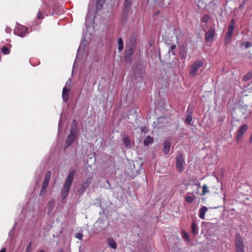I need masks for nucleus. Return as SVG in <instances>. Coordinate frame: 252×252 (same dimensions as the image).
Masks as SVG:
<instances>
[{
	"mask_svg": "<svg viewBox=\"0 0 252 252\" xmlns=\"http://www.w3.org/2000/svg\"><path fill=\"white\" fill-rule=\"evenodd\" d=\"M76 172V170L73 169L70 171L67 175L65 182L62 190V198L63 199H65L68 195L69 189L73 181Z\"/></svg>",
	"mask_w": 252,
	"mask_h": 252,
	"instance_id": "nucleus-1",
	"label": "nucleus"
},
{
	"mask_svg": "<svg viewBox=\"0 0 252 252\" xmlns=\"http://www.w3.org/2000/svg\"><path fill=\"white\" fill-rule=\"evenodd\" d=\"M136 45V39L135 38H131L129 40L126 46L125 54L126 60H129L131 58Z\"/></svg>",
	"mask_w": 252,
	"mask_h": 252,
	"instance_id": "nucleus-2",
	"label": "nucleus"
},
{
	"mask_svg": "<svg viewBox=\"0 0 252 252\" xmlns=\"http://www.w3.org/2000/svg\"><path fill=\"white\" fill-rule=\"evenodd\" d=\"M235 246L236 252H244L243 240L239 233L235 235Z\"/></svg>",
	"mask_w": 252,
	"mask_h": 252,
	"instance_id": "nucleus-3",
	"label": "nucleus"
},
{
	"mask_svg": "<svg viewBox=\"0 0 252 252\" xmlns=\"http://www.w3.org/2000/svg\"><path fill=\"white\" fill-rule=\"evenodd\" d=\"M234 20H231L228 27V31L225 35V38L224 40V43L225 45L228 44L231 40L234 28Z\"/></svg>",
	"mask_w": 252,
	"mask_h": 252,
	"instance_id": "nucleus-4",
	"label": "nucleus"
},
{
	"mask_svg": "<svg viewBox=\"0 0 252 252\" xmlns=\"http://www.w3.org/2000/svg\"><path fill=\"white\" fill-rule=\"evenodd\" d=\"M184 163H185V158L181 152H179L176 157V167L180 173L184 170Z\"/></svg>",
	"mask_w": 252,
	"mask_h": 252,
	"instance_id": "nucleus-5",
	"label": "nucleus"
},
{
	"mask_svg": "<svg viewBox=\"0 0 252 252\" xmlns=\"http://www.w3.org/2000/svg\"><path fill=\"white\" fill-rule=\"evenodd\" d=\"M131 5V0H125L123 4V10L122 14V18L126 21L130 11Z\"/></svg>",
	"mask_w": 252,
	"mask_h": 252,
	"instance_id": "nucleus-6",
	"label": "nucleus"
},
{
	"mask_svg": "<svg viewBox=\"0 0 252 252\" xmlns=\"http://www.w3.org/2000/svg\"><path fill=\"white\" fill-rule=\"evenodd\" d=\"M248 128V127L247 125H244L240 127L239 129L237 131V136L236 137V141L237 143H239L241 140L243 135L247 130Z\"/></svg>",
	"mask_w": 252,
	"mask_h": 252,
	"instance_id": "nucleus-7",
	"label": "nucleus"
},
{
	"mask_svg": "<svg viewBox=\"0 0 252 252\" xmlns=\"http://www.w3.org/2000/svg\"><path fill=\"white\" fill-rule=\"evenodd\" d=\"M77 138V135L70 133V134L66 137L65 142L64 149H66L71 146L72 143L76 140Z\"/></svg>",
	"mask_w": 252,
	"mask_h": 252,
	"instance_id": "nucleus-8",
	"label": "nucleus"
},
{
	"mask_svg": "<svg viewBox=\"0 0 252 252\" xmlns=\"http://www.w3.org/2000/svg\"><path fill=\"white\" fill-rule=\"evenodd\" d=\"M215 30L211 29L206 33L205 35V41L207 42H212L214 41L215 37Z\"/></svg>",
	"mask_w": 252,
	"mask_h": 252,
	"instance_id": "nucleus-9",
	"label": "nucleus"
},
{
	"mask_svg": "<svg viewBox=\"0 0 252 252\" xmlns=\"http://www.w3.org/2000/svg\"><path fill=\"white\" fill-rule=\"evenodd\" d=\"M141 64H134L132 65L134 69L133 74L136 77H140L142 74L143 71L141 69Z\"/></svg>",
	"mask_w": 252,
	"mask_h": 252,
	"instance_id": "nucleus-10",
	"label": "nucleus"
},
{
	"mask_svg": "<svg viewBox=\"0 0 252 252\" xmlns=\"http://www.w3.org/2000/svg\"><path fill=\"white\" fill-rule=\"evenodd\" d=\"M28 29L27 27L22 26L18 28L16 31V34L18 36L23 37L25 36L28 32Z\"/></svg>",
	"mask_w": 252,
	"mask_h": 252,
	"instance_id": "nucleus-11",
	"label": "nucleus"
},
{
	"mask_svg": "<svg viewBox=\"0 0 252 252\" xmlns=\"http://www.w3.org/2000/svg\"><path fill=\"white\" fill-rule=\"evenodd\" d=\"M171 146V140L169 138L165 140L163 143V152L167 155L169 153Z\"/></svg>",
	"mask_w": 252,
	"mask_h": 252,
	"instance_id": "nucleus-12",
	"label": "nucleus"
},
{
	"mask_svg": "<svg viewBox=\"0 0 252 252\" xmlns=\"http://www.w3.org/2000/svg\"><path fill=\"white\" fill-rule=\"evenodd\" d=\"M50 9L51 7L48 4L47 2H43L42 7L39 10H41L46 16H48L50 12Z\"/></svg>",
	"mask_w": 252,
	"mask_h": 252,
	"instance_id": "nucleus-13",
	"label": "nucleus"
},
{
	"mask_svg": "<svg viewBox=\"0 0 252 252\" xmlns=\"http://www.w3.org/2000/svg\"><path fill=\"white\" fill-rule=\"evenodd\" d=\"M203 64H192L190 68V74L194 76L196 74L197 70L202 66Z\"/></svg>",
	"mask_w": 252,
	"mask_h": 252,
	"instance_id": "nucleus-14",
	"label": "nucleus"
},
{
	"mask_svg": "<svg viewBox=\"0 0 252 252\" xmlns=\"http://www.w3.org/2000/svg\"><path fill=\"white\" fill-rule=\"evenodd\" d=\"M77 123L75 120H73L72 122L70 127V133L74 134L77 135Z\"/></svg>",
	"mask_w": 252,
	"mask_h": 252,
	"instance_id": "nucleus-15",
	"label": "nucleus"
},
{
	"mask_svg": "<svg viewBox=\"0 0 252 252\" xmlns=\"http://www.w3.org/2000/svg\"><path fill=\"white\" fill-rule=\"evenodd\" d=\"M123 141L124 143L125 147L127 149H130L131 147V142H130V139L128 135H124L123 138Z\"/></svg>",
	"mask_w": 252,
	"mask_h": 252,
	"instance_id": "nucleus-16",
	"label": "nucleus"
},
{
	"mask_svg": "<svg viewBox=\"0 0 252 252\" xmlns=\"http://www.w3.org/2000/svg\"><path fill=\"white\" fill-rule=\"evenodd\" d=\"M69 91L68 88H63V89L62 98L65 102H67L68 100Z\"/></svg>",
	"mask_w": 252,
	"mask_h": 252,
	"instance_id": "nucleus-17",
	"label": "nucleus"
},
{
	"mask_svg": "<svg viewBox=\"0 0 252 252\" xmlns=\"http://www.w3.org/2000/svg\"><path fill=\"white\" fill-rule=\"evenodd\" d=\"M55 206V201L53 200L49 201L46 206V208L47 209V214L48 215H50L52 213L53 208Z\"/></svg>",
	"mask_w": 252,
	"mask_h": 252,
	"instance_id": "nucleus-18",
	"label": "nucleus"
},
{
	"mask_svg": "<svg viewBox=\"0 0 252 252\" xmlns=\"http://www.w3.org/2000/svg\"><path fill=\"white\" fill-rule=\"evenodd\" d=\"M93 177H89L87 178L86 179H85L84 181H83L82 184L81 185H82L83 187L86 188V189L88 188L91 184L92 183L93 181Z\"/></svg>",
	"mask_w": 252,
	"mask_h": 252,
	"instance_id": "nucleus-19",
	"label": "nucleus"
},
{
	"mask_svg": "<svg viewBox=\"0 0 252 252\" xmlns=\"http://www.w3.org/2000/svg\"><path fill=\"white\" fill-rule=\"evenodd\" d=\"M208 210V208L206 206H203L202 207L200 208L199 217L200 219L202 220H204L205 219V215Z\"/></svg>",
	"mask_w": 252,
	"mask_h": 252,
	"instance_id": "nucleus-20",
	"label": "nucleus"
},
{
	"mask_svg": "<svg viewBox=\"0 0 252 252\" xmlns=\"http://www.w3.org/2000/svg\"><path fill=\"white\" fill-rule=\"evenodd\" d=\"M191 233L194 236H196L198 234V227L195 222L193 221L192 222L191 226Z\"/></svg>",
	"mask_w": 252,
	"mask_h": 252,
	"instance_id": "nucleus-21",
	"label": "nucleus"
},
{
	"mask_svg": "<svg viewBox=\"0 0 252 252\" xmlns=\"http://www.w3.org/2000/svg\"><path fill=\"white\" fill-rule=\"evenodd\" d=\"M108 245L113 249H116L117 247L116 242L113 239H108L107 240Z\"/></svg>",
	"mask_w": 252,
	"mask_h": 252,
	"instance_id": "nucleus-22",
	"label": "nucleus"
},
{
	"mask_svg": "<svg viewBox=\"0 0 252 252\" xmlns=\"http://www.w3.org/2000/svg\"><path fill=\"white\" fill-rule=\"evenodd\" d=\"M154 142V139L150 136H147L144 140L143 144L145 146H148L149 145Z\"/></svg>",
	"mask_w": 252,
	"mask_h": 252,
	"instance_id": "nucleus-23",
	"label": "nucleus"
},
{
	"mask_svg": "<svg viewBox=\"0 0 252 252\" xmlns=\"http://www.w3.org/2000/svg\"><path fill=\"white\" fill-rule=\"evenodd\" d=\"M252 78V71H249L243 77L242 81L246 82Z\"/></svg>",
	"mask_w": 252,
	"mask_h": 252,
	"instance_id": "nucleus-24",
	"label": "nucleus"
},
{
	"mask_svg": "<svg viewBox=\"0 0 252 252\" xmlns=\"http://www.w3.org/2000/svg\"><path fill=\"white\" fill-rule=\"evenodd\" d=\"M104 2L105 0H97L96 4V10H101Z\"/></svg>",
	"mask_w": 252,
	"mask_h": 252,
	"instance_id": "nucleus-25",
	"label": "nucleus"
},
{
	"mask_svg": "<svg viewBox=\"0 0 252 252\" xmlns=\"http://www.w3.org/2000/svg\"><path fill=\"white\" fill-rule=\"evenodd\" d=\"M118 50L119 51H122L124 48V43L123 40L121 38H119L118 40Z\"/></svg>",
	"mask_w": 252,
	"mask_h": 252,
	"instance_id": "nucleus-26",
	"label": "nucleus"
},
{
	"mask_svg": "<svg viewBox=\"0 0 252 252\" xmlns=\"http://www.w3.org/2000/svg\"><path fill=\"white\" fill-rule=\"evenodd\" d=\"M182 237L185 241H186L188 242H189L190 241L188 233L185 231H183Z\"/></svg>",
	"mask_w": 252,
	"mask_h": 252,
	"instance_id": "nucleus-27",
	"label": "nucleus"
},
{
	"mask_svg": "<svg viewBox=\"0 0 252 252\" xmlns=\"http://www.w3.org/2000/svg\"><path fill=\"white\" fill-rule=\"evenodd\" d=\"M240 45H241V46H244L245 48L246 49H247V48H250L251 47H252V44L251 42H248V41L246 42H241Z\"/></svg>",
	"mask_w": 252,
	"mask_h": 252,
	"instance_id": "nucleus-28",
	"label": "nucleus"
},
{
	"mask_svg": "<svg viewBox=\"0 0 252 252\" xmlns=\"http://www.w3.org/2000/svg\"><path fill=\"white\" fill-rule=\"evenodd\" d=\"M1 51L4 55H8L10 53V49L6 46H3L1 49Z\"/></svg>",
	"mask_w": 252,
	"mask_h": 252,
	"instance_id": "nucleus-29",
	"label": "nucleus"
},
{
	"mask_svg": "<svg viewBox=\"0 0 252 252\" xmlns=\"http://www.w3.org/2000/svg\"><path fill=\"white\" fill-rule=\"evenodd\" d=\"M202 189L203 190L202 191V193H201V195H205V194L209 192L208 187L206 184L203 185Z\"/></svg>",
	"mask_w": 252,
	"mask_h": 252,
	"instance_id": "nucleus-30",
	"label": "nucleus"
},
{
	"mask_svg": "<svg viewBox=\"0 0 252 252\" xmlns=\"http://www.w3.org/2000/svg\"><path fill=\"white\" fill-rule=\"evenodd\" d=\"M44 15L45 14L41 10H38L37 13V18L39 20H42L44 18Z\"/></svg>",
	"mask_w": 252,
	"mask_h": 252,
	"instance_id": "nucleus-31",
	"label": "nucleus"
},
{
	"mask_svg": "<svg viewBox=\"0 0 252 252\" xmlns=\"http://www.w3.org/2000/svg\"><path fill=\"white\" fill-rule=\"evenodd\" d=\"M86 188L81 185V187L77 190V192L79 195H81L86 190Z\"/></svg>",
	"mask_w": 252,
	"mask_h": 252,
	"instance_id": "nucleus-32",
	"label": "nucleus"
},
{
	"mask_svg": "<svg viewBox=\"0 0 252 252\" xmlns=\"http://www.w3.org/2000/svg\"><path fill=\"white\" fill-rule=\"evenodd\" d=\"M194 199V197L190 196H186L185 197V200L189 203H192Z\"/></svg>",
	"mask_w": 252,
	"mask_h": 252,
	"instance_id": "nucleus-33",
	"label": "nucleus"
},
{
	"mask_svg": "<svg viewBox=\"0 0 252 252\" xmlns=\"http://www.w3.org/2000/svg\"><path fill=\"white\" fill-rule=\"evenodd\" d=\"M193 113V107L190 105H189L188 108L187 110V115H191L192 116Z\"/></svg>",
	"mask_w": 252,
	"mask_h": 252,
	"instance_id": "nucleus-34",
	"label": "nucleus"
},
{
	"mask_svg": "<svg viewBox=\"0 0 252 252\" xmlns=\"http://www.w3.org/2000/svg\"><path fill=\"white\" fill-rule=\"evenodd\" d=\"M210 19V16L208 14L204 15L202 18V21L203 23H207Z\"/></svg>",
	"mask_w": 252,
	"mask_h": 252,
	"instance_id": "nucleus-35",
	"label": "nucleus"
},
{
	"mask_svg": "<svg viewBox=\"0 0 252 252\" xmlns=\"http://www.w3.org/2000/svg\"><path fill=\"white\" fill-rule=\"evenodd\" d=\"M192 117L191 115H187V118L185 121V123L187 125H189L192 121Z\"/></svg>",
	"mask_w": 252,
	"mask_h": 252,
	"instance_id": "nucleus-36",
	"label": "nucleus"
},
{
	"mask_svg": "<svg viewBox=\"0 0 252 252\" xmlns=\"http://www.w3.org/2000/svg\"><path fill=\"white\" fill-rule=\"evenodd\" d=\"M71 79L69 78L65 83V86L63 88H66V89L68 88L69 90H70L71 85Z\"/></svg>",
	"mask_w": 252,
	"mask_h": 252,
	"instance_id": "nucleus-37",
	"label": "nucleus"
},
{
	"mask_svg": "<svg viewBox=\"0 0 252 252\" xmlns=\"http://www.w3.org/2000/svg\"><path fill=\"white\" fill-rule=\"evenodd\" d=\"M47 187L42 186L40 192V195L43 196H45L46 195V191Z\"/></svg>",
	"mask_w": 252,
	"mask_h": 252,
	"instance_id": "nucleus-38",
	"label": "nucleus"
},
{
	"mask_svg": "<svg viewBox=\"0 0 252 252\" xmlns=\"http://www.w3.org/2000/svg\"><path fill=\"white\" fill-rule=\"evenodd\" d=\"M176 48V46L175 44L171 45L170 48L169 49V52H171L173 55H175Z\"/></svg>",
	"mask_w": 252,
	"mask_h": 252,
	"instance_id": "nucleus-39",
	"label": "nucleus"
},
{
	"mask_svg": "<svg viewBox=\"0 0 252 252\" xmlns=\"http://www.w3.org/2000/svg\"><path fill=\"white\" fill-rule=\"evenodd\" d=\"M50 176H51V171H48L46 173L44 179L48 180L50 181Z\"/></svg>",
	"mask_w": 252,
	"mask_h": 252,
	"instance_id": "nucleus-40",
	"label": "nucleus"
},
{
	"mask_svg": "<svg viewBox=\"0 0 252 252\" xmlns=\"http://www.w3.org/2000/svg\"><path fill=\"white\" fill-rule=\"evenodd\" d=\"M49 180L44 179V181H43V183L42 184V186L45 187H48V185H49Z\"/></svg>",
	"mask_w": 252,
	"mask_h": 252,
	"instance_id": "nucleus-41",
	"label": "nucleus"
},
{
	"mask_svg": "<svg viewBox=\"0 0 252 252\" xmlns=\"http://www.w3.org/2000/svg\"><path fill=\"white\" fill-rule=\"evenodd\" d=\"M75 237L81 240L83 237V234L81 233H77L75 234Z\"/></svg>",
	"mask_w": 252,
	"mask_h": 252,
	"instance_id": "nucleus-42",
	"label": "nucleus"
},
{
	"mask_svg": "<svg viewBox=\"0 0 252 252\" xmlns=\"http://www.w3.org/2000/svg\"><path fill=\"white\" fill-rule=\"evenodd\" d=\"M31 247H32V242H30L26 249V252H31Z\"/></svg>",
	"mask_w": 252,
	"mask_h": 252,
	"instance_id": "nucleus-43",
	"label": "nucleus"
},
{
	"mask_svg": "<svg viewBox=\"0 0 252 252\" xmlns=\"http://www.w3.org/2000/svg\"><path fill=\"white\" fill-rule=\"evenodd\" d=\"M224 117L223 116H220L219 117H218V120L219 121V122H222L224 121Z\"/></svg>",
	"mask_w": 252,
	"mask_h": 252,
	"instance_id": "nucleus-44",
	"label": "nucleus"
},
{
	"mask_svg": "<svg viewBox=\"0 0 252 252\" xmlns=\"http://www.w3.org/2000/svg\"><path fill=\"white\" fill-rule=\"evenodd\" d=\"M57 252H64V250H63V248H59L58 249V250H57Z\"/></svg>",
	"mask_w": 252,
	"mask_h": 252,
	"instance_id": "nucleus-45",
	"label": "nucleus"
},
{
	"mask_svg": "<svg viewBox=\"0 0 252 252\" xmlns=\"http://www.w3.org/2000/svg\"><path fill=\"white\" fill-rule=\"evenodd\" d=\"M0 252H6V249L5 248H3L0 251Z\"/></svg>",
	"mask_w": 252,
	"mask_h": 252,
	"instance_id": "nucleus-46",
	"label": "nucleus"
},
{
	"mask_svg": "<svg viewBox=\"0 0 252 252\" xmlns=\"http://www.w3.org/2000/svg\"><path fill=\"white\" fill-rule=\"evenodd\" d=\"M249 142L250 143H251L252 142V134L250 136V141H249Z\"/></svg>",
	"mask_w": 252,
	"mask_h": 252,
	"instance_id": "nucleus-47",
	"label": "nucleus"
},
{
	"mask_svg": "<svg viewBox=\"0 0 252 252\" xmlns=\"http://www.w3.org/2000/svg\"><path fill=\"white\" fill-rule=\"evenodd\" d=\"M39 252H45L44 250H41Z\"/></svg>",
	"mask_w": 252,
	"mask_h": 252,
	"instance_id": "nucleus-48",
	"label": "nucleus"
},
{
	"mask_svg": "<svg viewBox=\"0 0 252 252\" xmlns=\"http://www.w3.org/2000/svg\"><path fill=\"white\" fill-rule=\"evenodd\" d=\"M106 182H107L108 184H109V181H108V180H107V181H106Z\"/></svg>",
	"mask_w": 252,
	"mask_h": 252,
	"instance_id": "nucleus-49",
	"label": "nucleus"
},
{
	"mask_svg": "<svg viewBox=\"0 0 252 252\" xmlns=\"http://www.w3.org/2000/svg\"><path fill=\"white\" fill-rule=\"evenodd\" d=\"M218 208V207H215L214 208H215V209H217V208Z\"/></svg>",
	"mask_w": 252,
	"mask_h": 252,
	"instance_id": "nucleus-50",
	"label": "nucleus"
},
{
	"mask_svg": "<svg viewBox=\"0 0 252 252\" xmlns=\"http://www.w3.org/2000/svg\"><path fill=\"white\" fill-rule=\"evenodd\" d=\"M75 64H73V67H74V66H75Z\"/></svg>",
	"mask_w": 252,
	"mask_h": 252,
	"instance_id": "nucleus-51",
	"label": "nucleus"
}]
</instances>
